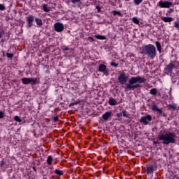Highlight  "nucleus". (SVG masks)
I'll list each match as a JSON object with an SVG mask.
<instances>
[{
  "label": "nucleus",
  "mask_w": 179,
  "mask_h": 179,
  "mask_svg": "<svg viewBox=\"0 0 179 179\" xmlns=\"http://www.w3.org/2000/svg\"><path fill=\"white\" fill-rule=\"evenodd\" d=\"M144 54L148 55L150 59H155L156 57V47L152 44L145 45L143 47Z\"/></svg>",
  "instance_id": "3"
},
{
  "label": "nucleus",
  "mask_w": 179,
  "mask_h": 179,
  "mask_svg": "<svg viewBox=\"0 0 179 179\" xmlns=\"http://www.w3.org/2000/svg\"><path fill=\"white\" fill-rule=\"evenodd\" d=\"M54 29L57 33H61V31H64V24L61 22H56L54 24Z\"/></svg>",
  "instance_id": "9"
},
{
  "label": "nucleus",
  "mask_w": 179,
  "mask_h": 179,
  "mask_svg": "<svg viewBox=\"0 0 179 179\" xmlns=\"http://www.w3.org/2000/svg\"><path fill=\"white\" fill-rule=\"evenodd\" d=\"M110 106H117L118 103L117 102V100L110 98L109 101H108Z\"/></svg>",
  "instance_id": "19"
},
{
  "label": "nucleus",
  "mask_w": 179,
  "mask_h": 179,
  "mask_svg": "<svg viewBox=\"0 0 179 179\" xmlns=\"http://www.w3.org/2000/svg\"><path fill=\"white\" fill-rule=\"evenodd\" d=\"M3 164H5V162L4 161H1V164H0L1 167H3Z\"/></svg>",
  "instance_id": "39"
},
{
  "label": "nucleus",
  "mask_w": 179,
  "mask_h": 179,
  "mask_svg": "<svg viewBox=\"0 0 179 179\" xmlns=\"http://www.w3.org/2000/svg\"><path fill=\"white\" fill-rule=\"evenodd\" d=\"M169 10H170V11H169V13H171V12H173V10H172V9H170Z\"/></svg>",
  "instance_id": "44"
},
{
  "label": "nucleus",
  "mask_w": 179,
  "mask_h": 179,
  "mask_svg": "<svg viewBox=\"0 0 179 179\" xmlns=\"http://www.w3.org/2000/svg\"><path fill=\"white\" fill-rule=\"evenodd\" d=\"M35 22L38 26H43V20L40 18H35Z\"/></svg>",
  "instance_id": "22"
},
{
  "label": "nucleus",
  "mask_w": 179,
  "mask_h": 179,
  "mask_svg": "<svg viewBox=\"0 0 179 179\" xmlns=\"http://www.w3.org/2000/svg\"><path fill=\"white\" fill-rule=\"evenodd\" d=\"M158 5L159 8H170L171 6H173V2L169 1H163L161 0L159 1Z\"/></svg>",
  "instance_id": "7"
},
{
  "label": "nucleus",
  "mask_w": 179,
  "mask_h": 179,
  "mask_svg": "<svg viewBox=\"0 0 179 179\" xmlns=\"http://www.w3.org/2000/svg\"><path fill=\"white\" fill-rule=\"evenodd\" d=\"M153 143H154V145H157V143H159V142H157V141H153Z\"/></svg>",
  "instance_id": "42"
},
{
  "label": "nucleus",
  "mask_w": 179,
  "mask_h": 179,
  "mask_svg": "<svg viewBox=\"0 0 179 179\" xmlns=\"http://www.w3.org/2000/svg\"><path fill=\"white\" fill-rule=\"evenodd\" d=\"M176 68V63L174 62H171L166 66L164 70L168 73H173V70Z\"/></svg>",
  "instance_id": "8"
},
{
  "label": "nucleus",
  "mask_w": 179,
  "mask_h": 179,
  "mask_svg": "<svg viewBox=\"0 0 179 179\" xmlns=\"http://www.w3.org/2000/svg\"><path fill=\"white\" fill-rule=\"evenodd\" d=\"M7 58H13V54L7 53Z\"/></svg>",
  "instance_id": "34"
},
{
  "label": "nucleus",
  "mask_w": 179,
  "mask_h": 179,
  "mask_svg": "<svg viewBox=\"0 0 179 179\" xmlns=\"http://www.w3.org/2000/svg\"><path fill=\"white\" fill-rule=\"evenodd\" d=\"M111 117H113V111H107L102 115V118L105 121H108V118H111Z\"/></svg>",
  "instance_id": "13"
},
{
  "label": "nucleus",
  "mask_w": 179,
  "mask_h": 179,
  "mask_svg": "<svg viewBox=\"0 0 179 179\" xmlns=\"http://www.w3.org/2000/svg\"><path fill=\"white\" fill-rule=\"evenodd\" d=\"M113 16H121V12L117 10H113Z\"/></svg>",
  "instance_id": "26"
},
{
  "label": "nucleus",
  "mask_w": 179,
  "mask_h": 179,
  "mask_svg": "<svg viewBox=\"0 0 179 179\" xmlns=\"http://www.w3.org/2000/svg\"><path fill=\"white\" fill-rule=\"evenodd\" d=\"M99 72H103V75L108 76V70H107V66L104 64H100L99 66Z\"/></svg>",
  "instance_id": "11"
},
{
  "label": "nucleus",
  "mask_w": 179,
  "mask_h": 179,
  "mask_svg": "<svg viewBox=\"0 0 179 179\" xmlns=\"http://www.w3.org/2000/svg\"><path fill=\"white\" fill-rule=\"evenodd\" d=\"M3 34H5V31L3 29H0V38H2L3 37Z\"/></svg>",
  "instance_id": "30"
},
{
  "label": "nucleus",
  "mask_w": 179,
  "mask_h": 179,
  "mask_svg": "<svg viewBox=\"0 0 179 179\" xmlns=\"http://www.w3.org/2000/svg\"><path fill=\"white\" fill-rule=\"evenodd\" d=\"M152 117L150 115H147L145 116H142L140 119V122L141 124H143V125H148L149 122L152 121Z\"/></svg>",
  "instance_id": "6"
},
{
  "label": "nucleus",
  "mask_w": 179,
  "mask_h": 179,
  "mask_svg": "<svg viewBox=\"0 0 179 179\" xmlns=\"http://www.w3.org/2000/svg\"><path fill=\"white\" fill-rule=\"evenodd\" d=\"M87 38L90 43H93L94 41V38H93L92 36H89Z\"/></svg>",
  "instance_id": "33"
},
{
  "label": "nucleus",
  "mask_w": 179,
  "mask_h": 179,
  "mask_svg": "<svg viewBox=\"0 0 179 179\" xmlns=\"http://www.w3.org/2000/svg\"><path fill=\"white\" fill-rule=\"evenodd\" d=\"M174 27H176V29H179V23L177 22H174Z\"/></svg>",
  "instance_id": "35"
},
{
  "label": "nucleus",
  "mask_w": 179,
  "mask_h": 179,
  "mask_svg": "<svg viewBox=\"0 0 179 179\" xmlns=\"http://www.w3.org/2000/svg\"><path fill=\"white\" fill-rule=\"evenodd\" d=\"M146 79L139 76L136 77H131L129 80V83L126 85V90H134V89H138L141 87V85L138 83H145Z\"/></svg>",
  "instance_id": "2"
},
{
  "label": "nucleus",
  "mask_w": 179,
  "mask_h": 179,
  "mask_svg": "<svg viewBox=\"0 0 179 179\" xmlns=\"http://www.w3.org/2000/svg\"><path fill=\"white\" fill-rule=\"evenodd\" d=\"M122 113L123 114V117H126V118H129V113H128V111L123 110Z\"/></svg>",
  "instance_id": "25"
},
{
  "label": "nucleus",
  "mask_w": 179,
  "mask_h": 179,
  "mask_svg": "<svg viewBox=\"0 0 179 179\" xmlns=\"http://www.w3.org/2000/svg\"><path fill=\"white\" fill-rule=\"evenodd\" d=\"M53 120L55 121V122H57L59 120L58 116H55V117H53Z\"/></svg>",
  "instance_id": "36"
},
{
  "label": "nucleus",
  "mask_w": 179,
  "mask_h": 179,
  "mask_svg": "<svg viewBox=\"0 0 179 179\" xmlns=\"http://www.w3.org/2000/svg\"><path fill=\"white\" fill-rule=\"evenodd\" d=\"M55 174H57L58 177H61V176H64V171L60 170L59 169H57L54 171Z\"/></svg>",
  "instance_id": "17"
},
{
  "label": "nucleus",
  "mask_w": 179,
  "mask_h": 179,
  "mask_svg": "<svg viewBox=\"0 0 179 179\" xmlns=\"http://www.w3.org/2000/svg\"><path fill=\"white\" fill-rule=\"evenodd\" d=\"M132 20L135 24H139V20H138V18L134 17H133Z\"/></svg>",
  "instance_id": "28"
},
{
  "label": "nucleus",
  "mask_w": 179,
  "mask_h": 179,
  "mask_svg": "<svg viewBox=\"0 0 179 179\" xmlns=\"http://www.w3.org/2000/svg\"><path fill=\"white\" fill-rule=\"evenodd\" d=\"M50 170H51V174H52V171L54 170V166H50Z\"/></svg>",
  "instance_id": "40"
},
{
  "label": "nucleus",
  "mask_w": 179,
  "mask_h": 179,
  "mask_svg": "<svg viewBox=\"0 0 179 179\" xmlns=\"http://www.w3.org/2000/svg\"><path fill=\"white\" fill-rule=\"evenodd\" d=\"M66 51H69V48H66Z\"/></svg>",
  "instance_id": "43"
},
{
  "label": "nucleus",
  "mask_w": 179,
  "mask_h": 179,
  "mask_svg": "<svg viewBox=\"0 0 179 179\" xmlns=\"http://www.w3.org/2000/svg\"><path fill=\"white\" fill-rule=\"evenodd\" d=\"M14 120L17 121V122H22V119L19 116H15Z\"/></svg>",
  "instance_id": "29"
},
{
  "label": "nucleus",
  "mask_w": 179,
  "mask_h": 179,
  "mask_svg": "<svg viewBox=\"0 0 179 179\" xmlns=\"http://www.w3.org/2000/svg\"><path fill=\"white\" fill-rule=\"evenodd\" d=\"M155 45L157 47V51L160 53L162 52V45L160 44V42L156 41L155 42Z\"/></svg>",
  "instance_id": "20"
},
{
  "label": "nucleus",
  "mask_w": 179,
  "mask_h": 179,
  "mask_svg": "<svg viewBox=\"0 0 179 179\" xmlns=\"http://www.w3.org/2000/svg\"><path fill=\"white\" fill-rule=\"evenodd\" d=\"M150 94L152 96H156L157 94V90L156 88H152L150 90Z\"/></svg>",
  "instance_id": "23"
},
{
  "label": "nucleus",
  "mask_w": 179,
  "mask_h": 179,
  "mask_svg": "<svg viewBox=\"0 0 179 179\" xmlns=\"http://www.w3.org/2000/svg\"><path fill=\"white\" fill-rule=\"evenodd\" d=\"M134 3L138 6L143 2V0H134Z\"/></svg>",
  "instance_id": "27"
},
{
  "label": "nucleus",
  "mask_w": 179,
  "mask_h": 179,
  "mask_svg": "<svg viewBox=\"0 0 179 179\" xmlns=\"http://www.w3.org/2000/svg\"><path fill=\"white\" fill-rule=\"evenodd\" d=\"M0 157H1V154H0Z\"/></svg>",
  "instance_id": "46"
},
{
  "label": "nucleus",
  "mask_w": 179,
  "mask_h": 179,
  "mask_svg": "<svg viewBox=\"0 0 179 179\" xmlns=\"http://www.w3.org/2000/svg\"><path fill=\"white\" fill-rule=\"evenodd\" d=\"M95 38H97L98 40H106V36L103 35H95Z\"/></svg>",
  "instance_id": "24"
},
{
  "label": "nucleus",
  "mask_w": 179,
  "mask_h": 179,
  "mask_svg": "<svg viewBox=\"0 0 179 179\" xmlns=\"http://www.w3.org/2000/svg\"><path fill=\"white\" fill-rule=\"evenodd\" d=\"M117 80L120 85H125L128 82V76L125 72H121L117 77Z\"/></svg>",
  "instance_id": "4"
},
{
  "label": "nucleus",
  "mask_w": 179,
  "mask_h": 179,
  "mask_svg": "<svg viewBox=\"0 0 179 179\" xmlns=\"http://www.w3.org/2000/svg\"><path fill=\"white\" fill-rule=\"evenodd\" d=\"M37 78H22V82L23 85H30V83H34L36 85L37 83Z\"/></svg>",
  "instance_id": "5"
},
{
  "label": "nucleus",
  "mask_w": 179,
  "mask_h": 179,
  "mask_svg": "<svg viewBox=\"0 0 179 179\" xmlns=\"http://www.w3.org/2000/svg\"><path fill=\"white\" fill-rule=\"evenodd\" d=\"M0 10H5V6L0 3Z\"/></svg>",
  "instance_id": "32"
},
{
  "label": "nucleus",
  "mask_w": 179,
  "mask_h": 179,
  "mask_svg": "<svg viewBox=\"0 0 179 179\" xmlns=\"http://www.w3.org/2000/svg\"><path fill=\"white\" fill-rule=\"evenodd\" d=\"M158 141H162L163 145L176 143V134L170 132L166 129H162L158 135Z\"/></svg>",
  "instance_id": "1"
},
{
  "label": "nucleus",
  "mask_w": 179,
  "mask_h": 179,
  "mask_svg": "<svg viewBox=\"0 0 179 179\" xmlns=\"http://www.w3.org/2000/svg\"><path fill=\"white\" fill-rule=\"evenodd\" d=\"M67 3H73V8H76V6H78V8H80L83 5L82 0H68Z\"/></svg>",
  "instance_id": "10"
},
{
  "label": "nucleus",
  "mask_w": 179,
  "mask_h": 179,
  "mask_svg": "<svg viewBox=\"0 0 179 179\" xmlns=\"http://www.w3.org/2000/svg\"><path fill=\"white\" fill-rule=\"evenodd\" d=\"M161 19L165 23H170V22H173V17H162Z\"/></svg>",
  "instance_id": "16"
},
{
  "label": "nucleus",
  "mask_w": 179,
  "mask_h": 179,
  "mask_svg": "<svg viewBox=\"0 0 179 179\" xmlns=\"http://www.w3.org/2000/svg\"><path fill=\"white\" fill-rule=\"evenodd\" d=\"M122 115V113H117V117H118L120 118V117H121Z\"/></svg>",
  "instance_id": "41"
},
{
  "label": "nucleus",
  "mask_w": 179,
  "mask_h": 179,
  "mask_svg": "<svg viewBox=\"0 0 179 179\" xmlns=\"http://www.w3.org/2000/svg\"><path fill=\"white\" fill-rule=\"evenodd\" d=\"M33 169H34V171H36V168H35V167H34Z\"/></svg>",
  "instance_id": "45"
},
{
  "label": "nucleus",
  "mask_w": 179,
  "mask_h": 179,
  "mask_svg": "<svg viewBox=\"0 0 179 179\" xmlns=\"http://www.w3.org/2000/svg\"><path fill=\"white\" fill-rule=\"evenodd\" d=\"M42 7H43V10L44 12H50V10H51V7L48 6V4H43Z\"/></svg>",
  "instance_id": "18"
},
{
  "label": "nucleus",
  "mask_w": 179,
  "mask_h": 179,
  "mask_svg": "<svg viewBox=\"0 0 179 179\" xmlns=\"http://www.w3.org/2000/svg\"><path fill=\"white\" fill-rule=\"evenodd\" d=\"M151 108L152 110V111H157V113H158V114H159V115H162V114H163V110H162V109L159 108V107H157V105H156V103H153L152 105L151 106Z\"/></svg>",
  "instance_id": "12"
},
{
  "label": "nucleus",
  "mask_w": 179,
  "mask_h": 179,
  "mask_svg": "<svg viewBox=\"0 0 179 179\" xmlns=\"http://www.w3.org/2000/svg\"><path fill=\"white\" fill-rule=\"evenodd\" d=\"M96 9H97L99 13H100L101 11V9L100 8L99 6H96Z\"/></svg>",
  "instance_id": "37"
},
{
  "label": "nucleus",
  "mask_w": 179,
  "mask_h": 179,
  "mask_svg": "<svg viewBox=\"0 0 179 179\" xmlns=\"http://www.w3.org/2000/svg\"><path fill=\"white\" fill-rule=\"evenodd\" d=\"M153 171H155V166L151 165L147 166L146 173L147 174H152L153 173Z\"/></svg>",
  "instance_id": "15"
},
{
  "label": "nucleus",
  "mask_w": 179,
  "mask_h": 179,
  "mask_svg": "<svg viewBox=\"0 0 179 179\" xmlns=\"http://www.w3.org/2000/svg\"><path fill=\"white\" fill-rule=\"evenodd\" d=\"M110 66H115V68H117L118 66V64H116L115 62H111L110 63Z\"/></svg>",
  "instance_id": "31"
},
{
  "label": "nucleus",
  "mask_w": 179,
  "mask_h": 179,
  "mask_svg": "<svg viewBox=\"0 0 179 179\" xmlns=\"http://www.w3.org/2000/svg\"><path fill=\"white\" fill-rule=\"evenodd\" d=\"M27 22L29 27H31L33 26V22H34V16L29 15L27 17Z\"/></svg>",
  "instance_id": "14"
},
{
  "label": "nucleus",
  "mask_w": 179,
  "mask_h": 179,
  "mask_svg": "<svg viewBox=\"0 0 179 179\" xmlns=\"http://www.w3.org/2000/svg\"><path fill=\"white\" fill-rule=\"evenodd\" d=\"M54 159H52V157L51 155H49L47 159V163L48 166H51L52 164V161Z\"/></svg>",
  "instance_id": "21"
},
{
  "label": "nucleus",
  "mask_w": 179,
  "mask_h": 179,
  "mask_svg": "<svg viewBox=\"0 0 179 179\" xmlns=\"http://www.w3.org/2000/svg\"><path fill=\"white\" fill-rule=\"evenodd\" d=\"M0 118H3V112H0Z\"/></svg>",
  "instance_id": "38"
}]
</instances>
